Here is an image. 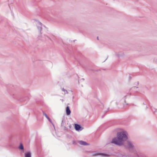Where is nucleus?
Wrapping results in <instances>:
<instances>
[{
    "label": "nucleus",
    "mask_w": 157,
    "mask_h": 157,
    "mask_svg": "<svg viewBox=\"0 0 157 157\" xmlns=\"http://www.w3.org/2000/svg\"><path fill=\"white\" fill-rule=\"evenodd\" d=\"M19 148L20 149H22V150L23 149V146L22 144H20V145L19 147Z\"/></svg>",
    "instance_id": "obj_7"
},
{
    "label": "nucleus",
    "mask_w": 157,
    "mask_h": 157,
    "mask_svg": "<svg viewBox=\"0 0 157 157\" xmlns=\"http://www.w3.org/2000/svg\"><path fill=\"white\" fill-rule=\"evenodd\" d=\"M101 155L103 156H106V155L105 154L98 153H94V154H93V155L94 156H97V155Z\"/></svg>",
    "instance_id": "obj_3"
},
{
    "label": "nucleus",
    "mask_w": 157,
    "mask_h": 157,
    "mask_svg": "<svg viewBox=\"0 0 157 157\" xmlns=\"http://www.w3.org/2000/svg\"><path fill=\"white\" fill-rule=\"evenodd\" d=\"M79 143L80 144L83 145H88V144L86 142L82 141H79Z\"/></svg>",
    "instance_id": "obj_5"
},
{
    "label": "nucleus",
    "mask_w": 157,
    "mask_h": 157,
    "mask_svg": "<svg viewBox=\"0 0 157 157\" xmlns=\"http://www.w3.org/2000/svg\"><path fill=\"white\" fill-rule=\"evenodd\" d=\"M66 113L67 115H70L71 111L69 108V106H67L66 108Z\"/></svg>",
    "instance_id": "obj_2"
},
{
    "label": "nucleus",
    "mask_w": 157,
    "mask_h": 157,
    "mask_svg": "<svg viewBox=\"0 0 157 157\" xmlns=\"http://www.w3.org/2000/svg\"><path fill=\"white\" fill-rule=\"evenodd\" d=\"M128 139L126 133L124 132H118L117 137L113 138L112 143L118 145H122Z\"/></svg>",
    "instance_id": "obj_1"
},
{
    "label": "nucleus",
    "mask_w": 157,
    "mask_h": 157,
    "mask_svg": "<svg viewBox=\"0 0 157 157\" xmlns=\"http://www.w3.org/2000/svg\"><path fill=\"white\" fill-rule=\"evenodd\" d=\"M25 157H31V154L30 152H27L25 154Z\"/></svg>",
    "instance_id": "obj_6"
},
{
    "label": "nucleus",
    "mask_w": 157,
    "mask_h": 157,
    "mask_svg": "<svg viewBox=\"0 0 157 157\" xmlns=\"http://www.w3.org/2000/svg\"><path fill=\"white\" fill-rule=\"evenodd\" d=\"M75 128L76 130H79L81 128L80 125L75 124Z\"/></svg>",
    "instance_id": "obj_4"
},
{
    "label": "nucleus",
    "mask_w": 157,
    "mask_h": 157,
    "mask_svg": "<svg viewBox=\"0 0 157 157\" xmlns=\"http://www.w3.org/2000/svg\"><path fill=\"white\" fill-rule=\"evenodd\" d=\"M97 39H98V37H97Z\"/></svg>",
    "instance_id": "obj_10"
},
{
    "label": "nucleus",
    "mask_w": 157,
    "mask_h": 157,
    "mask_svg": "<svg viewBox=\"0 0 157 157\" xmlns=\"http://www.w3.org/2000/svg\"><path fill=\"white\" fill-rule=\"evenodd\" d=\"M44 115L46 117V118L47 119H48V116L46 114L44 113Z\"/></svg>",
    "instance_id": "obj_8"
},
{
    "label": "nucleus",
    "mask_w": 157,
    "mask_h": 157,
    "mask_svg": "<svg viewBox=\"0 0 157 157\" xmlns=\"http://www.w3.org/2000/svg\"><path fill=\"white\" fill-rule=\"evenodd\" d=\"M48 120L51 122V119L48 117Z\"/></svg>",
    "instance_id": "obj_9"
}]
</instances>
